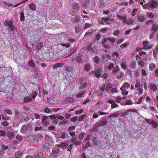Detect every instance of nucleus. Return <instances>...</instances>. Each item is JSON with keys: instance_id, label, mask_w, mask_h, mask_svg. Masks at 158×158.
Wrapping results in <instances>:
<instances>
[{"instance_id": "f257e3e1", "label": "nucleus", "mask_w": 158, "mask_h": 158, "mask_svg": "<svg viewBox=\"0 0 158 158\" xmlns=\"http://www.w3.org/2000/svg\"><path fill=\"white\" fill-rule=\"evenodd\" d=\"M32 130V125L30 123H28L25 124L22 127L20 132L23 134H26L29 131H31Z\"/></svg>"}, {"instance_id": "f03ea898", "label": "nucleus", "mask_w": 158, "mask_h": 158, "mask_svg": "<svg viewBox=\"0 0 158 158\" xmlns=\"http://www.w3.org/2000/svg\"><path fill=\"white\" fill-rule=\"evenodd\" d=\"M3 24L5 26L8 27L11 31H13L14 32L17 31L16 27L13 25V23L12 21L6 19L4 21Z\"/></svg>"}, {"instance_id": "7ed1b4c3", "label": "nucleus", "mask_w": 158, "mask_h": 158, "mask_svg": "<svg viewBox=\"0 0 158 158\" xmlns=\"http://www.w3.org/2000/svg\"><path fill=\"white\" fill-rule=\"evenodd\" d=\"M60 149L57 146L54 147L52 151V156L55 158H56L60 153Z\"/></svg>"}, {"instance_id": "20e7f679", "label": "nucleus", "mask_w": 158, "mask_h": 158, "mask_svg": "<svg viewBox=\"0 0 158 158\" xmlns=\"http://www.w3.org/2000/svg\"><path fill=\"white\" fill-rule=\"evenodd\" d=\"M135 87L138 91V94L140 95L143 92V88L141 87L140 83L138 81H136Z\"/></svg>"}, {"instance_id": "39448f33", "label": "nucleus", "mask_w": 158, "mask_h": 158, "mask_svg": "<svg viewBox=\"0 0 158 158\" xmlns=\"http://www.w3.org/2000/svg\"><path fill=\"white\" fill-rule=\"evenodd\" d=\"M110 20V18L109 17L105 18L102 17L101 20H99V23L100 24L103 25L105 24V23L109 21Z\"/></svg>"}, {"instance_id": "423d86ee", "label": "nucleus", "mask_w": 158, "mask_h": 158, "mask_svg": "<svg viewBox=\"0 0 158 158\" xmlns=\"http://www.w3.org/2000/svg\"><path fill=\"white\" fill-rule=\"evenodd\" d=\"M108 102L111 104V108H114L116 107H118V105L115 103V101L113 100L110 99L108 101Z\"/></svg>"}, {"instance_id": "0eeeda50", "label": "nucleus", "mask_w": 158, "mask_h": 158, "mask_svg": "<svg viewBox=\"0 0 158 158\" xmlns=\"http://www.w3.org/2000/svg\"><path fill=\"white\" fill-rule=\"evenodd\" d=\"M64 65V64L62 63H58L55 64L52 66L54 69H56L57 68L60 67H62Z\"/></svg>"}, {"instance_id": "6e6552de", "label": "nucleus", "mask_w": 158, "mask_h": 158, "mask_svg": "<svg viewBox=\"0 0 158 158\" xmlns=\"http://www.w3.org/2000/svg\"><path fill=\"white\" fill-rule=\"evenodd\" d=\"M48 117L46 116H43L42 118L43 124L44 126H46L49 124V122L48 120Z\"/></svg>"}, {"instance_id": "1a4fd4ad", "label": "nucleus", "mask_w": 158, "mask_h": 158, "mask_svg": "<svg viewBox=\"0 0 158 158\" xmlns=\"http://www.w3.org/2000/svg\"><path fill=\"white\" fill-rule=\"evenodd\" d=\"M106 123V120L104 118H101L99 121L97 123L98 126L101 127L104 126Z\"/></svg>"}, {"instance_id": "9d476101", "label": "nucleus", "mask_w": 158, "mask_h": 158, "mask_svg": "<svg viewBox=\"0 0 158 158\" xmlns=\"http://www.w3.org/2000/svg\"><path fill=\"white\" fill-rule=\"evenodd\" d=\"M157 30H158V24H153L152 29V35H153Z\"/></svg>"}, {"instance_id": "9b49d317", "label": "nucleus", "mask_w": 158, "mask_h": 158, "mask_svg": "<svg viewBox=\"0 0 158 158\" xmlns=\"http://www.w3.org/2000/svg\"><path fill=\"white\" fill-rule=\"evenodd\" d=\"M149 87L150 89L153 91H156L157 89V86L154 83H150Z\"/></svg>"}, {"instance_id": "f8f14e48", "label": "nucleus", "mask_w": 158, "mask_h": 158, "mask_svg": "<svg viewBox=\"0 0 158 158\" xmlns=\"http://www.w3.org/2000/svg\"><path fill=\"white\" fill-rule=\"evenodd\" d=\"M68 145V144L67 143H63L60 144L56 145V146L58 147L59 148H61L63 149H64L66 148Z\"/></svg>"}, {"instance_id": "ddd939ff", "label": "nucleus", "mask_w": 158, "mask_h": 158, "mask_svg": "<svg viewBox=\"0 0 158 158\" xmlns=\"http://www.w3.org/2000/svg\"><path fill=\"white\" fill-rule=\"evenodd\" d=\"M116 40V39H115L114 38H106L103 39V40L102 41V44L105 43L108 40H110L111 42L114 43V42H115Z\"/></svg>"}, {"instance_id": "4468645a", "label": "nucleus", "mask_w": 158, "mask_h": 158, "mask_svg": "<svg viewBox=\"0 0 158 158\" xmlns=\"http://www.w3.org/2000/svg\"><path fill=\"white\" fill-rule=\"evenodd\" d=\"M82 18L78 16H76L74 19H72V21L73 22H75L77 23H78L81 20Z\"/></svg>"}, {"instance_id": "2eb2a0df", "label": "nucleus", "mask_w": 158, "mask_h": 158, "mask_svg": "<svg viewBox=\"0 0 158 158\" xmlns=\"http://www.w3.org/2000/svg\"><path fill=\"white\" fill-rule=\"evenodd\" d=\"M149 43L148 41H145L143 43V45L144 48L145 49H149L152 47L151 46H148Z\"/></svg>"}, {"instance_id": "dca6fc26", "label": "nucleus", "mask_w": 158, "mask_h": 158, "mask_svg": "<svg viewBox=\"0 0 158 158\" xmlns=\"http://www.w3.org/2000/svg\"><path fill=\"white\" fill-rule=\"evenodd\" d=\"M102 69H98L96 70L95 72V75L96 77L99 78L100 77Z\"/></svg>"}, {"instance_id": "f3484780", "label": "nucleus", "mask_w": 158, "mask_h": 158, "mask_svg": "<svg viewBox=\"0 0 158 158\" xmlns=\"http://www.w3.org/2000/svg\"><path fill=\"white\" fill-rule=\"evenodd\" d=\"M150 3L151 6V7L152 9L156 8L157 7V4L156 1L154 0H152Z\"/></svg>"}, {"instance_id": "a211bd4d", "label": "nucleus", "mask_w": 158, "mask_h": 158, "mask_svg": "<svg viewBox=\"0 0 158 158\" xmlns=\"http://www.w3.org/2000/svg\"><path fill=\"white\" fill-rule=\"evenodd\" d=\"M72 6L73 8L74 9L79 10L80 9V6L79 3L76 2L73 3L72 4Z\"/></svg>"}, {"instance_id": "6ab92c4d", "label": "nucleus", "mask_w": 158, "mask_h": 158, "mask_svg": "<svg viewBox=\"0 0 158 158\" xmlns=\"http://www.w3.org/2000/svg\"><path fill=\"white\" fill-rule=\"evenodd\" d=\"M91 68L90 65L89 63L85 64L84 67V70L86 72L89 71Z\"/></svg>"}, {"instance_id": "aec40b11", "label": "nucleus", "mask_w": 158, "mask_h": 158, "mask_svg": "<svg viewBox=\"0 0 158 158\" xmlns=\"http://www.w3.org/2000/svg\"><path fill=\"white\" fill-rule=\"evenodd\" d=\"M7 136L9 139H13L15 136V135L11 131H8L6 133Z\"/></svg>"}, {"instance_id": "412c9836", "label": "nucleus", "mask_w": 158, "mask_h": 158, "mask_svg": "<svg viewBox=\"0 0 158 158\" xmlns=\"http://www.w3.org/2000/svg\"><path fill=\"white\" fill-rule=\"evenodd\" d=\"M121 66L123 69H125L127 68V64H126V61L125 59H123L121 64Z\"/></svg>"}, {"instance_id": "4be33fe9", "label": "nucleus", "mask_w": 158, "mask_h": 158, "mask_svg": "<svg viewBox=\"0 0 158 158\" xmlns=\"http://www.w3.org/2000/svg\"><path fill=\"white\" fill-rule=\"evenodd\" d=\"M72 142L76 145H80L81 144V142L78 141L76 138H74L72 139Z\"/></svg>"}, {"instance_id": "5701e85b", "label": "nucleus", "mask_w": 158, "mask_h": 158, "mask_svg": "<svg viewBox=\"0 0 158 158\" xmlns=\"http://www.w3.org/2000/svg\"><path fill=\"white\" fill-rule=\"evenodd\" d=\"M130 87V84L127 82H125L124 83L123 85L121 87L122 89H126L129 88Z\"/></svg>"}, {"instance_id": "b1692460", "label": "nucleus", "mask_w": 158, "mask_h": 158, "mask_svg": "<svg viewBox=\"0 0 158 158\" xmlns=\"http://www.w3.org/2000/svg\"><path fill=\"white\" fill-rule=\"evenodd\" d=\"M4 111V114L6 115H11L12 114V111L11 109H5Z\"/></svg>"}, {"instance_id": "393cba45", "label": "nucleus", "mask_w": 158, "mask_h": 158, "mask_svg": "<svg viewBox=\"0 0 158 158\" xmlns=\"http://www.w3.org/2000/svg\"><path fill=\"white\" fill-rule=\"evenodd\" d=\"M117 16L119 18L122 20L124 23H126L127 20V16H121L118 15H117Z\"/></svg>"}, {"instance_id": "a878e982", "label": "nucleus", "mask_w": 158, "mask_h": 158, "mask_svg": "<svg viewBox=\"0 0 158 158\" xmlns=\"http://www.w3.org/2000/svg\"><path fill=\"white\" fill-rule=\"evenodd\" d=\"M90 4V1L89 0H83L82 4L85 6H89Z\"/></svg>"}, {"instance_id": "bb28decb", "label": "nucleus", "mask_w": 158, "mask_h": 158, "mask_svg": "<svg viewBox=\"0 0 158 158\" xmlns=\"http://www.w3.org/2000/svg\"><path fill=\"white\" fill-rule=\"evenodd\" d=\"M74 99L71 97H66L65 98L64 101L67 102H72L73 101Z\"/></svg>"}, {"instance_id": "cd10ccee", "label": "nucleus", "mask_w": 158, "mask_h": 158, "mask_svg": "<svg viewBox=\"0 0 158 158\" xmlns=\"http://www.w3.org/2000/svg\"><path fill=\"white\" fill-rule=\"evenodd\" d=\"M82 26L81 25H77L75 27V31L76 33H79L81 30Z\"/></svg>"}, {"instance_id": "c85d7f7f", "label": "nucleus", "mask_w": 158, "mask_h": 158, "mask_svg": "<svg viewBox=\"0 0 158 158\" xmlns=\"http://www.w3.org/2000/svg\"><path fill=\"white\" fill-rule=\"evenodd\" d=\"M32 100V98L30 96H26L24 97V102H27Z\"/></svg>"}, {"instance_id": "c756f323", "label": "nucleus", "mask_w": 158, "mask_h": 158, "mask_svg": "<svg viewBox=\"0 0 158 158\" xmlns=\"http://www.w3.org/2000/svg\"><path fill=\"white\" fill-rule=\"evenodd\" d=\"M136 63L135 61H132L130 63V66L131 69H135Z\"/></svg>"}, {"instance_id": "7c9ffc66", "label": "nucleus", "mask_w": 158, "mask_h": 158, "mask_svg": "<svg viewBox=\"0 0 158 158\" xmlns=\"http://www.w3.org/2000/svg\"><path fill=\"white\" fill-rule=\"evenodd\" d=\"M28 64L29 66L30 67L34 68L35 67V64L32 60H29L28 62Z\"/></svg>"}, {"instance_id": "2f4dec72", "label": "nucleus", "mask_w": 158, "mask_h": 158, "mask_svg": "<svg viewBox=\"0 0 158 158\" xmlns=\"http://www.w3.org/2000/svg\"><path fill=\"white\" fill-rule=\"evenodd\" d=\"M85 93V92L84 91H81L76 95V97L78 98L80 97H82L83 96Z\"/></svg>"}, {"instance_id": "473e14b6", "label": "nucleus", "mask_w": 158, "mask_h": 158, "mask_svg": "<svg viewBox=\"0 0 158 158\" xmlns=\"http://www.w3.org/2000/svg\"><path fill=\"white\" fill-rule=\"evenodd\" d=\"M142 7L144 9H148L151 8L150 3L144 4L143 5Z\"/></svg>"}, {"instance_id": "72a5a7b5", "label": "nucleus", "mask_w": 158, "mask_h": 158, "mask_svg": "<svg viewBox=\"0 0 158 158\" xmlns=\"http://www.w3.org/2000/svg\"><path fill=\"white\" fill-rule=\"evenodd\" d=\"M29 8L33 10H35L36 9V6L35 5L34 3L31 4L29 6Z\"/></svg>"}, {"instance_id": "f704fd0d", "label": "nucleus", "mask_w": 158, "mask_h": 158, "mask_svg": "<svg viewBox=\"0 0 158 158\" xmlns=\"http://www.w3.org/2000/svg\"><path fill=\"white\" fill-rule=\"evenodd\" d=\"M137 18L139 22H143L145 20V17L143 16H139Z\"/></svg>"}, {"instance_id": "c9c22d12", "label": "nucleus", "mask_w": 158, "mask_h": 158, "mask_svg": "<svg viewBox=\"0 0 158 158\" xmlns=\"http://www.w3.org/2000/svg\"><path fill=\"white\" fill-rule=\"evenodd\" d=\"M99 4L100 7L101 8L104 7L105 6V4L103 0H100Z\"/></svg>"}, {"instance_id": "e433bc0d", "label": "nucleus", "mask_w": 158, "mask_h": 158, "mask_svg": "<svg viewBox=\"0 0 158 158\" xmlns=\"http://www.w3.org/2000/svg\"><path fill=\"white\" fill-rule=\"evenodd\" d=\"M22 156V152L18 151L15 153V156L17 158H19L20 157Z\"/></svg>"}, {"instance_id": "4c0bfd02", "label": "nucleus", "mask_w": 158, "mask_h": 158, "mask_svg": "<svg viewBox=\"0 0 158 158\" xmlns=\"http://www.w3.org/2000/svg\"><path fill=\"white\" fill-rule=\"evenodd\" d=\"M43 45V43L42 42H40L39 43L36 47V49L37 50L40 49Z\"/></svg>"}, {"instance_id": "58836bf2", "label": "nucleus", "mask_w": 158, "mask_h": 158, "mask_svg": "<svg viewBox=\"0 0 158 158\" xmlns=\"http://www.w3.org/2000/svg\"><path fill=\"white\" fill-rule=\"evenodd\" d=\"M120 89L122 91V94L123 95H127L128 93V91H126V89H122V88H120Z\"/></svg>"}, {"instance_id": "ea45409f", "label": "nucleus", "mask_w": 158, "mask_h": 158, "mask_svg": "<svg viewBox=\"0 0 158 158\" xmlns=\"http://www.w3.org/2000/svg\"><path fill=\"white\" fill-rule=\"evenodd\" d=\"M44 139L48 142H52V138L48 135H46Z\"/></svg>"}, {"instance_id": "a19ab883", "label": "nucleus", "mask_w": 158, "mask_h": 158, "mask_svg": "<svg viewBox=\"0 0 158 158\" xmlns=\"http://www.w3.org/2000/svg\"><path fill=\"white\" fill-rule=\"evenodd\" d=\"M134 23V21L132 19H129L127 20L125 24L127 25H130Z\"/></svg>"}, {"instance_id": "79ce46f5", "label": "nucleus", "mask_w": 158, "mask_h": 158, "mask_svg": "<svg viewBox=\"0 0 158 158\" xmlns=\"http://www.w3.org/2000/svg\"><path fill=\"white\" fill-rule=\"evenodd\" d=\"M155 68V65L153 63H151L150 64L149 66V69L150 70L152 71Z\"/></svg>"}, {"instance_id": "37998d69", "label": "nucleus", "mask_w": 158, "mask_h": 158, "mask_svg": "<svg viewBox=\"0 0 158 158\" xmlns=\"http://www.w3.org/2000/svg\"><path fill=\"white\" fill-rule=\"evenodd\" d=\"M151 124L152 125V126L155 128L157 127H158V124L154 120H152V121L151 123Z\"/></svg>"}, {"instance_id": "c03bdc74", "label": "nucleus", "mask_w": 158, "mask_h": 158, "mask_svg": "<svg viewBox=\"0 0 158 158\" xmlns=\"http://www.w3.org/2000/svg\"><path fill=\"white\" fill-rule=\"evenodd\" d=\"M44 112L47 113H50L51 112V109L49 108L48 106H46L44 109Z\"/></svg>"}, {"instance_id": "a18cd8bd", "label": "nucleus", "mask_w": 158, "mask_h": 158, "mask_svg": "<svg viewBox=\"0 0 158 158\" xmlns=\"http://www.w3.org/2000/svg\"><path fill=\"white\" fill-rule=\"evenodd\" d=\"M43 156V154L42 152H39L35 155V156L36 158H41Z\"/></svg>"}, {"instance_id": "49530a36", "label": "nucleus", "mask_w": 158, "mask_h": 158, "mask_svg": "<svg viewBox=\"0 0 158 158\" xmlns=\"http://www.w3.org/2000/svg\"><path fill=\"white\" fill-rule=\"evenodd\" d=\"M120 31L119 30H115L113 33V35L115 36H118L120 34Z\"/></svg>"}, {"instance_id": "de8ad7c7", "label": "nucleus", "mask_w": 158, "mask_h": 158, "mask_svg": "<svg viewBox=\"0 0 158 158\" xmlns=\"http://www.w3.org/2000/svg\"><path fill=\"white\" fill-rule=\"evenodd\" d=\"M25 20V17L23 11L20 13V20L22 21H23Z\"/></svg>"}, {"instance_id": "09e8293b", "label": "nucleus", "mask_w": 158, "mask_h": 158, "mask_svg": "<svg viewBox=\"0 0 158 158\" xmlns=\"http://www.w3.org/2000/svg\"><path fill=\"white\" fill-rule=\"evenodd\" d=\"M158 53V46H157L153 50V54L154 57L156 56V54Z\"/></svg>"}, {"instance_id": "8fccbe9b", "label": "nucleus", "mask_w": 158, "mask_h": 158, "mask_svg": "<svg viewBox=\"0 0 158 158\" xmlns=\"http://www.w3.org/2000/svg\"><path fill=\"white\" fill-rule=\"evenodd\" d=\"M94 60L96 64H98L100 60L99 58L97 56H95L94 58Z\"/></svg>"}, {"instance_id": "3c124183", "label": "nucleus", "mask_w": 158, "mask_h": 158, "mask_svg": "<svg viewBox=\"0 0 158 158\" xmlns=\"http://www.w3.org/2000/svg\"><path fill=\"white\" fill-rule=\"evenodd\" d=\"M121 97L119 96H118L116 97L115 99V101L117 103H119L121 100Z\"/></svg>"}, {"instance_id": "603ef678", "label": "nucleus", "mask_w": 158, "mask_h": 158, "mask_svg": "<svg viewBox=\"0 0 158 158\" xmlns=\"http://www.w3.org/2000/svg\"><path fill=\"white\" fill-rule=\"evenodd\" d=\"M85 135V133H83L80 134L78 137L79 139L82 140L83 139V138L84 137V136Z\"/></svg>"}, {"instance_id": "864d4df0", "label": "nucleus", "mask_w": 158, "mask_h": 158, "mask_svg": "<svg viewBox=\"0 0 158 158\" xmlns=\"http://www.w3.org/2000/svg\"><path fill=\"white\" fill-rule=\"evenodd\" d=\"M129 45V43H124L121 45L120 46L121 48H126L127 47V45Z\"/></svg>"}, {"instance_id": "5fc2aeb1", "label": "nucleus", "mask_w": 158, "mask_h": 158, "mask_svg": "<svg viewBox=\"0 0 158 158\" xmlns=\"http://www.w3.org/2000/svg\"><path fill=\"white\" fill-rule=\"evenodd\" d=\"M112 56L113 57H115L116 58H118L119 56L118 53L117 52H114L112 54Z\"/></svg>"}, {"instance_id": "6e6d98bb", "label": "nucleus", "mask_w": 158, "mask_h": 158, "mask_svg": "<svg viewBox=\"0 0 158 158\" xmlns=\"http://www.w3.org/2000/svg\"><path fill=\"white\" fill-rule=\"evenodd\" d=\"M66 137V133L65 132H62L61 133L60 137L62 139L65 138Z\"/></svg>"}, {"instance_id": "4d7b16f0", "label": "nucleus", "mask_w": 158, "mask_h": 158, "mask_svg": "<svg viewBox=\"0 0 158 158\" xmlns=\"http://www.w3.org/2000/svg\"><path fill=\"white\" fill-rule=\"evenodd\" d=\"M86 115L85 114H83L79 118V121L80 122H81L83 121L84 118L86 116Z\"/></svg>"}, {"instance_id": "13d9d810", "label": "nucleus", "mask_w": 158, "mask_h": 158, "mask_svg": "<svg viewBox=\"0 0 158 158\" xmlns=\"http://www.w3.org/2000/svg\"><path fill=\"white\" fill-rule=\"evenodd\" d=\"M147 15L149 18L152 19L154 17L153 15L151 12L148 13Z\"/></svg>"}, {"instance_id": "bf43d9fd", "label": "nucleus", "mask_w": 158, "mask_h": 158, "mask_svg": "<svg viewBox=\"0 0 158 158\" xmlns=\"http://www.w3.org/2000/svg\"><path fill=\"white\" fill-rule=\"evenodd\" d=\"M1 124L3 126H7L9 125L8 122L6 121H4L1 123Z\"/></svg>"}, {"instance_id": "052dcab7", "label": "nucleus", "mask_w": 158, "mask_h": 158, "mask_svg": "<svg viewBox=\"0 0 158 158\" xmlns=\"http://www.w3.org/2000/svg\"><path fill=\"white\" fill-rule=\"evenodd\" d=\"M138 65L141 66V67H143V66L144 65V62L142 61V60H141V61H138Z\"/></svg>"}, {"instance_id": "680f3d73", "label": "nucleus", "mask_w": 158, "mask_h": 158, "mask_svg": "<svg viewBox=\"0 0 158 158\" xmlns=\"http://www.w3.org/2000/svg\"><path fill=\"white\" fill-rule=\"evenodd\" d=\"M37 94L36 93L35 91H33L32 92L31 94V96L33 98L35 99V97L36 96Z\"/></svg>"}, {"instance_id": "e2e57ef3", "label": "nucleus", "mask_w": 158, "mask_h": 158, "mask_svg": "<svg viewBox=\"0 0 158 158\" xmlns=\"http://www.w3.org/2000/svg\"><path fill=\"white\" fill-rule=\"evenodd\" d=\"M49 144L48 143H45L42 146V147L44 149H47L49 148Z\"/></svg>"}, {"instance_id": "0e129e2a", "label": "nucleus", "mask_w": 158, "mask_h": 158, "mask_svg": "<svg viewBox=\"0 0 158 158\" xmlns=\"http://www.w3.org/2000/svg\"><path fill=\"white\" fill-rule=\"evenodd\" d=\"M114 64L111 63L108 67V69H109V71H110L112 69L114 68Z\"/></svg>"}, {"instance_id": "69168bd1", "label": "nucleus", "mask_w": 158, "mask_h": 158, "mask_svg": "<svg viewBox=\"0 0 158 158\" xmlns=\"http://www.w3.org/2000/svg\"><path fill=\"white\" fill-rule=\"evenodd\" d=\"M83 109H81L79 110H77L76 111L75 113L76 114H80L83 113Z\"/></svg>"}, {"instance_id": "338daca9", "label": "nucleus", "mask_w": 158, "mask_h": 158, "mask_svg": "<svg viewBox=\"0 0 158 158\" xmlns=\"http://www.w3.org/2000/svg\"><path fill=\"white\" fill-rule=\"evenodd\" d=\"M137 11V10L135 8L133 9L132 13L131 15L133 16H134L136 15V12Z\"/></svg>"}, {"instance_id": "774afa93", "label": "nucleus", "mask_w": 158, "mask_h": 158, "mask_svg": "<svg viewBox=\"0 0 158 158\" xmlns=\"http://www.w3.org/2000/svg\"><path fill=\"white\" fill-rule=\"evenodd\" d=\"M87 85V84L86 83H85L81 85L80 87V89H83L84 88H85L86 87Z\"/></svg>"}]
</instances>
